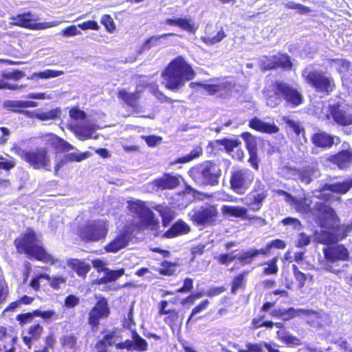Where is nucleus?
Segmentation results:
<instances>
[{"label":"nucleus","mask_w":352,"mask_h":352,"mask_svg":"<svg viewBox=\"0 0 352 352\" xmlns=\"http://www.w3.org/2000/svg\"><path fill=\"white\" fill-rule=\"evenodd\" d=\"M163 84L171 91H177L195 76L191 66L182 56L173 60L162 74Z\"/></svg>","instance_id":"nucleus-1"},{"label":"nucleus","mask_w":352,"mask_h":352,"mask_svg":"<svg viewBox=\"0 0 352 352\" xmlns=\"http://www.w3.org/2000/svg\"><path fill=\"white\" fill-rule=\"evenodd\" d=\"M263 93L266 98L267 105L271 108L279 105L283 100H285L287 105L293 107L302 102V94L292 86L283 82H276L267 88Z\"/></svg>","instance_id":"nucleus-2"},{"label":"nucleus","mask_w":352,"mask_h":352,"mask_svg":"<svg viewBox=\"0 0 352 352\" xmlns=\"http://www.w3.org/2000/svg\"><path fill=\"white\" fill-rule=\"evenodd\" d=\"M189 175L199 186H215L221 176L220 166L212 161H206L190 168Z\"/></svg>","instance_id":"nucleus-3"},{"label":"nucleus","mask_w":352,"mask_h":352,"mask_svg":"<svg viewBox=\"0 0 352 352\" xmlns=\"http://www.w3.org/2000/svg\"><path fill=\"white\" fill-rule=\"evenodd\" d=\"M272 247L283 249L285 247V243H267L264 248L259 250L250 249L237 254H234V252L229 254L223 253L219 254L217 258L218 263L222 265L230 263L236 259H237L242 265H249L260 254L267 256L270 254V250Z\"/></svg>","instance_id":"nucleus-4"},{"label":"nucleus","mask_w":352,"mask_h":352,"mask_svg":"<svg viewBox=\"0 0 352 352\" xmlns=\"http://www.w3.org/2000/svg\"><path fill=\"white\" fill-rule=\"evenodd\" d=\"M312 201L308 197L297 198L294 197L290 205L297 212L300 213H308L311 212L314 215L318 217L333 219L336 217L335 210L329 206L322 203L316 202L311 207Z\"/></svg>","instance_id":"nucleus-5"},{"label":"nucleus","mask_w":352,"mask_h":352,"mask_svg":"<svg viewBox=\"0 0 352 352\" xmlns=\"http://www.w3.org/2000/svg\"><path fill=\"white\" fill-rule=\"evenodd\" d=\"M305 81L320 93L329 95L335 88L333 78L323 72L317 70L311 66L307 67L302 73Z\"/></svg>","instance_id":"nucleus-6"},{"label":"nucleus","mask_w":352,"mask_h":352,"mask_svg":"<svg viewBox=\"0 0 352 352\" xmlns=\"http://www.w3.org/2000/svg\"><path fill=\"white\" fill-rule=\"evenodd\" d=\"M254 179V173L248 168H233L230 172V188L238 195H244Z\"/></svg>","instance_id":"nucleus-7"},{"label":"nucleus","mask_w":352,"mask_h":352,"mask_svg":"<svg viewBox=\"0 0 352 352\" xmlns=\"http://www.w3.org/2000/svg\"><path fill=\"white\" fill-rule=\"evenodd\" d=\"M96 302L88 313L87 324L93 331L98 330L100 320L107 319L111 314L108 300L104 296H96Z\"/></svg>","instance_id":"nucleus-8"},{"label":"nucleus","mask_w":352,"mask_h":352,"mask_svg":"<svg viewBox=\"0 0 352 352\" xmlns=\"http://www.w3.org/2000/svg\"><path fill=\"white\" fill-rule=\"evenodd\" d=\"M19 155L34 169L44 168L47 171L51 170L50 157L47 151L44 148H38L29 151L22 150Z\"/></svg>","instance_id":"nucleus-9"},{"label":"nucleus","mask_w":352,"mask_h":352,"mask_svg":"<svg viewBox=\"0 0 352 352\" xmlns=\"http://www.w3.org/2000/svg\"><path fill=\"white\" fill-rule=\"evenodd\" d=\"M107 233V224L104 221H94L88 223L80 231L83 240L97 241L103 240Z\"/></svg>","instance_id":"nucleus-10"},{"label":"nucleus","mask_w":352,"mask_h":352,"mask_svg":"<svg viewBox=\"0 0 352 352\" xmlns=\"http://www.w3.org/2000/svg\"><path fill=\"white\" fill-rule=\"evenodd\" d=\"M329 113L334 122L340 126L352 124V106L338 102L329 106Z\"/></svg>","instance_id":"nucleus-11"},{"label":"nucleus","mask_w":352,"mask_h":352,"mask_svg":"<svg viewBox=\"0 0 352 352\" xmlns=\"http://www.w3.org/2000/svg\"><path fill=\"white\" fill-rule=\"evenodd\" d=\"M16 248H23L29 258L42 261L50 265L57 263V259L48 254L45 249L36 243H16Z\"/></svg>","instance_id":"nucleus-12"},{"label":"nucleus","mask_w":352,"mask_h":352,"mask_svg":"<svg viewBox=\"0 0 352 352\" xmlns=\"http://www.w3.org/2000/svg\"><path fill=\"white\" fill-rule=\"evenodd\" d=\"M322 251L327 262L346 261L350 259L349 251L342 243H324Z\"/></svg>","instance_id":"nucleus-13"},{"label":"nucleus","mask_w":352,"mask_h":352,"mask_svg":"<svg viewBox=\"0 0 352 352\" xmlns=\"http://www.w3.org/2000/svg\"><path fill=\"white\" fill-rule=\"evenodd\" d=\"M195 85L202 87L210 95H217L223 98L232 96L235 86L232 81H223L218 84H204L201 82H191L190 84V86L192 88Z\"/></svg>","instance_id":"nucleus-14"},{"label":"nucleus","mask_w":352,"mask_h":352,"mask_svg":"<svg viewBox=\"0 0 352 352\" xmlns=\"http://www.w3.org/2000/svg\"><path fill=\"white\" fill-rule=\"evenodd\" d=\"M267 195L265 186L258 180L255 183L254 189L245 197V204L250 210L258 211L261 208L263 202Z\"/></svg>","instance_id":"nucleus-15"},{"label":"nucleus","mask_w":352,"mask_h":352,"mask_svg":"<svg viewBox=\"0 0 352 352\" xmlns=\"http://www.w3.org/2000/svg\"><path fill=\"white\" fill-rule=\"evenodd\" d=\"M217 215V211L213 206L201 207L189 213L192 221L204 226L212 224L215 221Z\"/></svg>","instance_id":"nucleus-16"},{"label":"nucleus","mask_w":352,"mask_h":352,"mask_svg":"<svg viewBox=\"0 0 352 352\" xmlns=\"http://www.w3.org/2000/svg\"><path fill=\"white\" fill-rule=\"evenodd\" d=\"M300 314L307 316H317L318 314L314 310L303 309H296L294 307H289L287 309L278 308L270 312V316L272 318H278L283 321L289 320Z\"/></svg>","instance_id":"nucleus-17"},{"label":"nucleus","mask_w":352,"mask_h":352,"mask_svg":"<svg viewBox=\"0 0 352 352\" xmlns=\"http://www.w3.org/2000/svg\"><path fill=\"white\" fill-rule=\"evenodd\" d=\"M116 348L120 350H135L139 352H144L148 350V343L136 331H133L132 340L127 339L124 342H118L116 344Z\"/></svg>","instance_id":"nucleus-18"},{"label":"nucleus","mask_w":352,"mask_h":352,"mask_svg":"<svg viewBox=\"0 0 352 352\" xmlns=\"http://www.w3.org/2000/svg\"><path fill=\"white\" fill-rule=\"evenodd\" d=\"M44 332L43 326L38 322L30 325L27 329V335L21 334V339L28 349H31L34 342L38 341Z\"/></svg>","instance_id":"nucleus-19"},{"label":"nucleus","mask_w":352,"mask_h":352,"mask_svg":"<svg viewBox=\"0 0 352 352\" xmlns=\"http://www.w3.org/2000/svg\"><path fill=\"white\" fill-rule=\"evenodd\" d=\"M166 305V302H162L160 316H165L164 322L172 330L179 329L182 324V318L179 316V310H166L165 309Z\"/></svg>","instance_id":"nucleus-20"},{"label":"nucleus","mask_w":352,"mask_h":352,"mask_svg":"<svg viewBox=\"0 0 352 352\" xmlns=\"http://www.w3.org/2000/svg\"><path fill=\"white\" fill-rule=\"evenodd\" d=\"M10 24L30 30H35L38 17L30 12L18 14L10 18Z\"/></svg>","instance_id":"nucleus-21"},{"label":"nucleus","mask_w":352,"mask_h":352,"mask_svg":"<svg viewBox=\"0 0 352 352\" xmlns=\"http://www.w3.org/2000/svg\"><path fill=\"white\" fill-rule=\"evenodd\" d=\"M311 141L316 146L327 148L331 147L334 144H339L340 139L339 137L331 135L324 131H318L313 134Z\"/></svg>","instance_id":"nucleus-22"},{"label":"nucleus","mask_w":352,"mask_h":352,"mask_svg":"<svg viewBox=\"0 0 352 352\" xmlns=\"http://www.w3.org/2000/svg\"><path fill=\"white\" fill-rule=\"evenodd\" d=\"M329 161L340 169H346L352 164V149H343L338 153L331 155Z\"/></svg>","instance_id":"nucleus-23"},{"label":"nucleus","mask_w":352,"mask_h":352,"mask_svg":"<svg viewBox=\"0 0 352 352\" xmlns=\"http://www.w3.org/2000/svg\"><path fill=\"white\" fill-rule=\"evenodd\" d=\"M138 212L142 226L152 230L158 226L159 222L155 219V214L150 209L140 206Z\"/></svg>","instance_id":"nucleus-24"},{"label":"nucleus","mask_w":352,"mask_h":352,"mask_svg":"<svg viewBox=\"0 0 352 352\" xmlns=\"http://www.w3.org/2000/svg\"><path fill=\"white\" fill-rule=\"evenodd\" d=\"M67 265L76 273L78 277L85 279L87 274L91 270V266L89 263L82 260L78 258H69L67 261Z\"/></svg>","instance_id":"nucleus-25"},{"label":"nucleus","mask_w":352,"mask_h":352,"mask_svg":"<svg viewBox=\"0 0 352 352\" xmlns=\"http://www.w3.org/2000/svg\"><path fill=\"white\" fill-rule=\"evenodd\" d=\"M124 272L125 270L124 268H120L115 270L107 268L106 272L104 273V276L96 278L94 283L96 285H101L115 282L122 276L124 274Z\"/></svg>","instance_id":"nucleus-26"},{"label":"nucleus","mask_w":352,"mask_h":352,"mask_svg":"<svg viewBox=\"0 0 352 352\" xmlns=\"http://www.w3.org/2000/svg\"><path fill=\"white\" fill-rule=\"evenodd\" d=\"M352 188V179L342 182L324 184L320 191H331L338 194H346Z\"/></svg>","instance_id":"nucleus-27"},{"label":"nucleus","mask_w":352,"mask_h":352,"mask_svg":"<svg viewBox=\"0 0 352 352\" xmlns=\"http://www.w3.org/2000/svg\"><path fill=\"white\" fill-rule=\"evenodd\" d=\"M97 129L93 123H87L73 127V131L80 140H85L93 138V134Z\"/></svg>","instance_id":"nucleus-28"},{"label":"nucleus","mask_w":352,"mask_h":352,"mask_svg":"<svg viewBox=\"0 0 352 352\" xmlns=\"http://www.w3.org/2000/svg\"><path fill=\"white\" fill-rule=\"evenodd\" d=\"M190 230V226L183 221L179 220L175 222L171 228L163 234V236L167 239H171L182 234L188 233Z\"/></svg>","instance_id":"nucleus-29"},{"label":"nucleus","mask_w":352,"mask_h":352,"mask_svg":"<svg viewBox=\"0 0 352 352\" xmlns=\"http://www.w3.org/2000/svg\"><path fill=\"white\" fill-rule=\"evenodd\" d=\"M153 184L157 189H173L179 186V180L177 176L166 174L162 177L153 181Z\"/></svg>","instance_id":"nucleus-30"},{"label":"nucleus","mask_w":352,"mask_h":352,"mask_svg":"<svg viewBox=\"0 0 352 352\" xmlns=\"http://www.w3.org/2000/svg\"><path fill=\"white\" fill-rule=\"evenodd\" d=\"M165 23L170 25L178 26L182 29L192 33L195 32L198 28L190 18L167 19L165 21Z\"/></svg>","instance_id":"nucleus-31"},{"label":"nucleus","mask_w":352,"mask_h":352,"mask_svg":"<svg viewBox=\"0 0 352 352\" xmlns=\"http://www.w3.org/2000/svg\"><path fill=\"white\" fill-rule=\"evenodd\" d=\"M249 272V270H245L233 277L230 283L231 294H236L239 290H245L247 285V276L248 275Z\"/></svg>","instance_id":"nucleus-32"},{"label":"nucleus","mask_w":352,"mask_h":352,"mask_svg":"<svg viewBox=\"0 0 352 352\" xmlns=\"http://www.w3.org/2000/svg\"><path fill=\"white\" fill-rule=\"evenodd\" d=\"M273 60L268 64L267 67L263 66L264 69H272L278 67L290 69L292 63L289 56L286 54H278L272 56Z\"/></svg>","instance_id":"nucleus-33"},{"label":"nucleus","mask_w":352,"mask_h":352,"mask_svg":"<svg viewBox=\"0 0 352 352\" xmlns=\"http://www.w3.org/2000/svg\"><path fill=\"white\" fill-rule=\"evenodd\" d=\"M250 126L256 131L267 133H276L279 130L275 124L264 122L257 118H254L250 121Z\"/></svg>","instance_id":"nucleus-34"},{"label":"nucleus","mask_w":352,"mask_h":352,"mask_svg":"<svg viewBox=\"0 0 352 352\" xmlns=\"http://www.w3.org/2000/svg\"><path fill=\"white\" fill-rule=\"evenodd\" d=\"M221 212L224 214H229L234 217H241L244 219H250V215H248V210L243 207L236 206H223Z\"/></svg>","instance_id":"nucleus-35"},{"label":"nucleus","mask_w":352,"mask_h":352,"mask_svg":"<svg viewBox=\"0 0 352 352\" xmlns=\"http://www.w3.org/2000/svg\"><path fill=\"white\" fill-rule=\"evenodd\" d=\"M118 96L123 100L127 105L135 107L140 98V92L135 91V92H129L126 89H122L118 91Z\"/></svg>","instance_id":"nucleus-36"},{"label":"nucleus","mask_w":352,"mask_h":352,"mask_svg":"<svg viewBox=\"0 0 352 352\" xmlns=\"http://www.w3.org/2000/svg\"><path fill=\"white\" fill-rule=\"evenodd\" d=\"M277 338L287 346H297L300 344V340L292 335L287 331L286 327L276 331Z\"/></svg>","instance_id":"nucleus-37"},{"label":"nucleus","mask_w":352,"mask_h":352,"mask_svg":"<svg viewBox=\"0 0 352 352\" xmlns=\"http://www.w3.org/2000/svg\"><path fill=\"white\" fill-rule=\"evenodd\" d=\"M210 305V301L208 299L202 300L197 306H195L191 311L187 320L186 324H192L195 323L201 317H198L197 315L206 311Z\"/></svg>","instance_id":"nucleus-38"},{"label":"nucleus","mask_w":352,"mask_h":352,"mask_svg":"<svg viewBox=\"0 0 352 352\" xmlns=\"http://www.w3.org/2000/svg\"><path fill=\"white\" fill-rule=\"evenodd\" d=\"M319 170L313 166L306 167L299 173L300 181L305 184H309L313 179L319 177Z\"/></svg>","instance_id":"nucleus-39"},{"label":"nucleus","mask_w":352,"mask_h":352,"mask_svg":"<svg viewBox=\"0 0 352 352\" xmlns=\"http://www.w3.org/2000/svg\"><path fill=\"white\" fill-rule=\"evenodd\" d=\"M153 208L158 212L162 217L164 226H167L175 218V212L171 208L166 206L157 205Z\"/></svg>","instance_id":"nucleus-40"},{"label":"nucleus","mask_w":352,"mask_h":352,"mask_svg":"<svg viewBox=\"0 0 352 352\" xmlns=\"http://www.w3.org/2000/svg\"><path fill=\"white\" fill-rule=\"evenodd\" d=\"M324 235L325 234H321L317 231L312 236L307 232H301L299 234L298 242H329Z\"/></svg>","instance_id":"nucleus-41"},{"label":"nucleus","mask_w":352,"mask_h":352,"mask_svg":"<svg viewBox=\"0 0 352 352\" xmlns=\"http://www.w3.org/2000/svg\"><path fill=\"white\" fill-rule=\"evenodd\" d=\"M292 269L295 280L298 284L297 287L299 289H302L305 285V283L307 279L308 278V276L306 275L305 273L302 272L298 269L296 265H292ZM309 278L310 280H312L313 276L310 275L309 276Z\"/></svg>","instance_id":"nucleus-42"},{"label":"nucleus","mask_w":352,"mask_h":352,"mask_svg":"<svg viewBox=\"0 0 352 352\" xmlns=\"http://www.w3.org/2000/svg\"><path fill=\"white\" fill-rule=\"evenodd\" d=\"M206 33V36H201L200 39L207 45H213L221 41L226 36L221 27L214 36H211L207 32Z\"/></svg>","instance_id":"nucleus-43"},{"label":"nucleus","mask_w":352,"mask_h":352,"mask_svg":"<svg viewBox=\"0 0 352 352\" xmlns=\"http://www.w3.org/2000/svg\"><path fill=\"white\" fill-rule=\"evenodd\" d=\"M241 142L238 140H232L224 138L222 140H217L214 142L215 146H223L227 153H230L237 148Z\"/></svg>","instance_id":"nucleus-44"},{"label":"nucleus","mask_w":352,"mask_h":352,"mask_svg":"<svg viewBox=\"0 0 352 352\" xmlns=\"http://www.w3.org/2000/svg\"><path fill=\"white\" fill-rule=\"evenodd\" d=\"M329 65L335 68L339 73H345L349 70L350 63L345 59H330Z\"/></svg>","instance_id":"nucleus-45"},{"label":"nucleus","mask_w":352,"mask_h":352,"mask_svg":"<svg viewBox=\"0 0 352 352\" xmlns=\"http://www.w3.org/2000/svg\"><path fill=\"white\" fill-rule=\"evenodd\" d=\"M102 339L107 342L109 346L113 345L116 346L117 341L122 339V336L120 335V331L118 328H113L109 332L107 333Z\"/></svg>","instance_id":"nucleus-46"},{"label":"nucleus","mask_w":352,"mask_h":352,"mask_svg":"<svg viewBox=\"0 0 352 352\" xmlns=\"http://www.w3.org/2000/svg\"><path fill=\"white\" fill-rule=\"evenodd\" d=\"M89 153H71L65 155L61 162V163L73 162H81L89 157Z\"/></svg>","instance_id":"nucleus-47"},{"label":"nucleus","mask_w":352,"mask_h":352,"mask_svg":"<svg viewBox=\"0 0 352 352\" xmlns=\"http://www.w3.org/2000/svg\"><path fill=\"white\" fill-rule=\"evenodd\" d=\"M241 138L246 143V147L248 153L257 151V143L256 138L250 133L245 132L241 134Z\"/></svg>","instance_id":"nucleus-48"},{"label":"nucleus","mask_w":352,"mask_h":352,"mask_svg":"<svg viewBox=\"0 0 352 352\" xmlns=\"http://www.w3.org/2000/svg\"><path fill=\"white\" fill-rule=\"evenodd\" d=\"M62 74H63V72L62 71L47 69L43 72L34 73L31 76L28 77V79L32 80L35 77H38L40 78H51L59 76Z\"/></svg>","instance_id":"nucleus-49"},{"label":"nucleus","mask_w":352,"mask_h":352,"mask_svg":"<svg viewBox=\"0 0 352 352\" xmlns=\"http://www.w3.org/2000/svg\"><path fill=\"white\" fill-rule=\"evenodd\" d=\"M265 318V314L254 318L251 321L250 329L251 330H256L262 327L267 329L268 325H270V320H266Z\"/></svg>","instance_id":"nucleus-50"},{"label":"nucleus","mask_w":352,"mask_h":352,"mask_svg":"<svg viewBox=\"0 0 352 352\" xmlns=\"http://www.w3.org/2000/svg\"><path fill=\"white\" fill-rule=\"evenodd\" d=\"M175 263L164 261L161 263V267L157 271L161 275L171 276L175 272Z\"/></svg>","instance_id":"nucleus-51"},{"label":"nucleus","mask_w":352,"mask_h":352,"mask_svg":"<svg viewBox=\"0 0 352 352\" xmlns=\"http://www.w3.org/2000/svg\"><path fill=\"white\" fill-rule=\"evenodd\" d=\"M60 113V110L59 109H55L47 112L38 113L35 114V118L43 121L54 120L59 116Z\"/></svg>","instance_id":"nucleus-52"},{"label":"nucleus","mask_w":352,"mask_h":352,"mask_svg":"<svg viewBox=\"0 0 352 352\" xmlns=\"http://www.w3.org/2000/svg\"><path fill=\"white\" fill-rule=\"evenodd\" d=\"M60 344L63 348L74 349L77 344V338L74 334L63 336L60 338Z\"/></svg>","instance_id":"nucleus-53"},{"label":"nucleus","mask_w":352,"mask_h":352,"mask_svg":"<svg viewBox=\"0 0 352 352\" xmlns=\"http://www.w3.org/2000/svg\"><path fill=\"white\" fill-rule=\"evenodd\" d=\"M39 241V234H36L32 229L28 228L24 233L21 234L19 242H38ZM14 242H18L15 240Z\"/></svg>","instance_id":"nucleus-54"},{"label":"nucleus","mask_w":352,"mask_h":352,"mask_svg":"<svg viewBox=\"0 0 352 352\" xmlns=\"http://www.w3.org/2000/svg\"><path fill=\"white\" fill-rule=\"evenodd\" d=\"M277 261L278 259L276 257H274L271 260L267 261L265 263L267 266L263 269L262 273L264 275L276 274L278 271Z\"/></svg>","instance_id":"nucleus-55"},{"label":"nucleus","mask_w":352,"mask_h":352,"mask_svg":"<svg viewBox=\"0 0 352 352\" xmlns=\"http://www.w3.org/2000/svg\"><path fill=\"white\" fill-rule=\"evenodd\" d=\"M35 317H39L43 318L45 321L50 320H56L58 318V314L52 309L41 311L39 309H34Z\"/></svg>","instance_id":"nucleus-56"},{"label":"nucleus","mask_w":352,"mask_h":352,"mask_svg":"<svg viewBox=\"0 0 352 352\" xmlns=\"http://www.w3.org/2000/svg\"><path fill=\"white\" fill-rule=\"evenodd\" d=\"M49 282V285L51 288L58 290L60 288L61 285H65L67 282V278L62 275H56L53 277H50L47 279Z\"/></svg>","instance_id":"nucleus-57"},{"label":"nucleus","mask_w":352,"mask_h":352,"mask_svg":"<svg viewBox=\"0 0 352 352\" xmlns=\"http://www.w3.org/2000/svg\"><path fill=\"white\" fill-rule=\"evenodd\" d=\"M3 106L8 110L21 113L22 109H24L23 100H6Z\"/></svg>","instance_id":"nucleus-58"},{"label":"nucleus","mask_w":352,"mask_h":352,"mask_svg":"<svg viewBox=\"0 0 352 352\" xmlns=\"http://www.w3.org/2000/svg\"><path fill=\"white\" fill-rule=\"evenodd\" d=\"M34 310L32 312L21 313L16 316V320L21 327H23L28 323L32 322L34 317H35Z\"/></svg>","instance_id":"nucleus-59"},{"label":"nucleus","mask_w":352,"mask_h":352,"mask_svg":"<svg viewBox=\"0 0 352 352\" xmlns=\"http://www.w3.org/2000/svg\"><path fill=\"white\" fill-rule=\"evenodd\" d=\"M283 120L296 135H300L302 133L304 136L305 130L300 126L298 122H295L287 116H284Z\"/></svg>","instance_id":"nucleus-60"},{"label":"nucleus","mask_w":352,"mask_h":352,"mask_svg":"<svg viewBox=\"0 0 352 352\" xmlns=\"http://www.w3.org/2000/svg\"><path fill=\"white\" fill-rule=\"evenodd\" d=\"M201 152L202 151H201V148L194 149L189 154H188L182 157H179V158L177 159L173 163V164H179V163H180V164L187 163V162L192 160L193 159L198 157L201 155Z\"/></svg>","instance_id":"nucleus-61"},{"label":"nucleus","mask_w":352,"mask_h":352,"mask_svg":"<svg viewBox=\"0 0 352 352\" xmlns=\"http://www.w3.org/2000/svg\"><path fill=\"white\" fill-rule=\"evenodd\" d=\"M25 76V74L21 70L15 69L12 72H4L1 76L3 78L6 80H13L18 81Z\"/></svg>","instance_id":"nucleus-62"},{"label":"nucleus","mask_w":352,"mask_h":352,"mask_svg":"<svg viewBox=\"0 0 352 352\" xmlns=\"http://www.w3.org/2000/svg\"><path fill=\"white\" fill-rule=\"evenodd\" d=\"M133 234L131 229L130 228H126L122 231L116 239V240L113 241L112 242H130L133 240Z\"/></svg>","instance_id":"nucleus-63"},{"label":"nucleus","mask_w":352,"mask_h":352,"mask_svg":"<svg viewBox=\"0 0 352 352\" xmlns=\"http://www.w3.org/2000/svg\"><path fill=\"white\" fill-rule=\"evenodd\" d=\"M263 346L261 343H250L246 344L247 349H240L238 352H263Z\"/></svg>","instance_id":"nucleus-64"}]
</instances>
